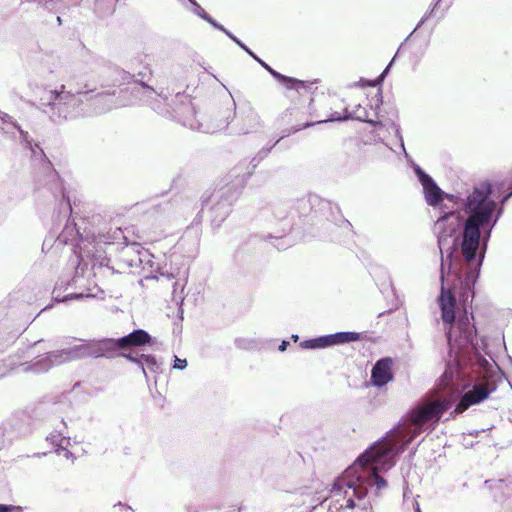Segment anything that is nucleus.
Masks as SVG:
<instances>
[{
  "instance_id": "nucleus-20",
  "label": "nucleus",
  "mask_w": 512,
  "mask_h": 512,
  "mask_svg": "<svg viewBox=\"0 0 512 512\" xmlns=\"http://www.w3.org/2000/svg\"><path fill=\"white\" fill-rule=\"evenodd\" d=\"M56 453L61 458L70 459L72 457L71 452L69 450H67L66 448L57 449Z\"/></svg>"
},
{
  "instance_id": "nucleus-13",
  "label": "nucleus",
  "mask_w": 512,
  "mask_h": 512,
  "mask_svg": "<svg viewBox=\"0 0 512 512\" xmlns=\"http://www.w3.org/2000/svg\"><path fill=\"white\" fill-rule=\"evenodd\" d=\"M221 30L225 31L238 45H240L245 51L249 53L255 60H257L278 82L282 83V80L279 76H284L283 74L273 70L268 64L259 59L252 51H250L245 45H243L236 37L229 34L223 27H220Z\"/></svg>"
},
{
  "instance_id": "nucleus-22",
  "label": "nucleus",
  "mask_w": 512,
  "mask_h": 512,
  "mask_svg": "<svg viewBox=\"0 0 512 512\" xmlns=\"http://www.w3.org/2000/svg\"><path fill=\"white\" fill-rule=\"evenodd\" d=\"M345 507L348 509H353L355 507V502L352 497L347 499Z\"/></svg>"
},
{
  "instance_id": "nucleus-23",
  "label": "nucleus",
  "mask_w": 512,
  "mask_h": 512,
  "mask_svg": "<svg viewBox=\"0 0 512 512\" xmlns=\"http://www.w3.org/2000/svg\"><path fill=\"white\" fill-rule=\"evenodd\" d=\"M288 345L287 341H283L281 345L279 346V350L284 351Z\"/></svg>"
},
{
  "instance_id": "nucleus-2",
  "label": "nucleus",
  "mask_w": 512,
  "mask_h": 512,
  "mask_svg": "<svg viewBox=\"0 0 512 512\" xmlns=\"http://www.w3.org/2000/svg\"><path fill=\"white\" fill-rule=\"evenodd\" d=\"M282 84L286 88L285 97L289 100L291 107L287 109L290 115L294 112L298 114L301 111V121L294 126L295 131L313 126L316 123L325 122L326 120L314 119L311 105L314 101V95L318 89L317 80L302 81L288 76H279Z\"/></svg>"
},
{
  "instance_id": "nucleus-1",
  "label": "nucleus",
  "mask_w": 512,
  "mask_h": 512,
  "mask_svg": "<svg viewBox=\"0 0 512 512\" xmlns=\"http://www.w3.org/2000/svg\"><path fill=\"white\" fill-rule=\"evenodd\" d=\"M491 184L483 181L467 196L464 211L468 214L462 233L461 252L467 262L474 260L480 244L481 228L490 226L496 202L490 199Z\"/></svg>"
},
{
  "instance_id": "nucleus-9",
  "label": "nucleus",
  "mask_w": 512,
  "mask_h": 512,
  "mask_svg": "<svg viewBox=\"0 0 512 512\" xmlns=\"http://www.w3.org/2000/svg\"><path fill=\"white\" fill-rule=\"evenodd\" d=\"M151 339L152 338L148 332L143 329H137L128 335L116 339V343L119 353H125L134 347H141L149 344Z\"/></svg>"
},
{
  "instance_id": "nucleus-14",
  "label": "nucleus",
  "mask_w": 512,
  "mask_h": 512,
  "mask_svg": "<svg viewBox=\"0 0 512 512\" xmlns=\"http://www.w3.org/2000/svg\"><path fill=\"white\" fill-rule=\"evenodd\" d=\"M369 485H375L378 490H381L387 486V481L378 475V468L372 467L371 474L367 478Z\"/></svg>"
},
{
  "instance_id": "nucleus-5",
  "label": "nucleus",
  "mask_w": 512,
  "mask_h": 512,
  "mask_svg": "<svg viewBox=\"0 0 512 512\" xmlns=\"http://www.w3.org/2000/svg\"><path fill=\"white\" fill-rule=\"evenodd\" d=\"M478 366L480 371L478 372L479 376L477 382L473 385L471 390L463 394L456 405L455 413H462L470 406L481 403L496 390V375L489 361L480 357L478 359Z\"/></svg>"
},
{
  "instance_id": "nucleus-17",
  "label": "nucleus",
  "mask_w": 512,
  "mask_h": 512,
  "mask_svg": "<svg viewBox=\"0 0 512 512\" xmlns=\"http://www.w3.org/2000/svg\"><path fill=\"white\" fill-rule=\"evenodd\" d=\"M64 89H65V86H64V85H61V89H60V90H53V91H51V92H50V98H49L50 102H51V103H55V102H56V101H58V100H62V99H64V96H63V94H64ZM68 96H71V95L68 93V94L65 96V98H66V97H68Z\"/></svg>"
},
{
  "instance_id": "nucleus-11",
  "label": "nucleus",
  "mask_w": 512,
  "mask_h": 512,
  "mask_svg": "<svg viewBox=\"0 0 512 512\" xmlns=\"http://www.w3.org/2000/svg\"><path fill=\"white\" fill-rule=\"evenodd\" d=\"M327 347L349 342H355L362 339L361 334L357 332H338L331 335H326Z\"/></svg>"
},
{
  "instance_id": "nucleus-16",
  "label": "nucleus",
  "mask_w": 512,
  "mask_h": 512,
  "mask_svg": "<svg viewBox=\"0 0 512 512\" xmlns=\"http://www.w3.org/2000/svg\"><path fill=\"white\" fill-rule=\"evenodd\" d=\"M325 340H326V337L321 336L319 338L306 340V341L302 342L301 345H302V347L309 348V349L325 348V347H327V343Z\"/></svg>"
},
{
  "instance_id": "nucleus-21",
  "label": "nucleus",
  "mask_w": 512,
  "mask_h": 512,
  "mask_svg": "<svg viewBox=\"0 0 512 512\" xmlns=\"http://www.w3.org/2000/svg\"><path fill=\"white\" fill-rule=\"evenodd\" d=\"M187 366V361L186 359H180V358H177L175 359L174 361V368L175 369H184L185 367Z\"/></svg>"
},
{
  "instance_id": "nucleus-25",
  "label": "nucleus",
  "mask_w": 512,
  "mask_h": 512,
  "mask_svg": "<svg viewBox=\"0 0 512 512\" xmlns=\"http://www.w3.org/2000/svg\"><path fill=\"white\" fill-rule=\"evenodd\" d=\"M441 1H442V0H437L436 4L434 5V7H433V9H432V11H431V12H434V10H436V9H437V7L439 6V4H440V2H441Z\"/></svg>"
},
{
  "instance_id": "nucleus-26",
  "label": "nucleus",
  "mask_w": 512,
  "mask_h": 512,
  "mask_svg": "<svg viewBox=\"0 0 512 512\" xmlns=\"http://www.w3.org/2000/svg\"><path fill=\"white\" fill-rule=\"evenodd\" d=\"M450 214H452V212H450ZM448 215H449V213H446L443 218L444 219L447 218Z\"/></svg>"
},
{
  "instance_id": "nucleus-18",
  "label": "nucleus",
  "mask_w": 512,
  "mask_h": 512,
  "mask_svg": "<svg viewBox=\"0 0 512 512\" xmlns=\"http://www.w3.org/2000/svg\"><path fill=\"white\" fill-rule=\"evenodd\" d=\"M352 116V113L349 112L347 109H345L342 113H335L333 115H331L330 117V120H342V119H347V118H350Z\"/></svg>"
},
{
  "instance_id": "nucleus-4",
  "label": "nucleus",
  "mask_w": 512,
  "mask_h": 512,
  "mask_svg": "<svg viewBox=\"0 0 512 512\" xmlns=\"http://www.w3.org/2000/svg\"><path fill=\"white\" fill-rule=\"evenodd\" d=\"M438 301L441 318L447 329L448 342H451L453 338L460 344L472 342L474 328L470 325L469 320L465 318L455 322L456 298L454 293L450 289L442 288Z\"/></svg>"
},
{
  "instance_id": "nucleus-10",
  "label": "nucleus",
  "mask_w": 512,
  "mask_h": 512,
  "mask_svg": "<svg viewBox=\"0 0 512 512\" xmlns=\"http://www.w3.org/2000/svg\"><path fill=\"white\" fill-rule=\"evenodd\" d=\"M419 181L421 182L425 200L430 206H437L443 200V191L435 184L433 179L421 169H417Z\"/></svg>"
},
{
  "instance_id": "nucleus-27",
  "label": "nucleus",
  "mask_w": 512,
  "mask_h": 512,
  "mask_svg": "<svg viewBox=\"0 0 512 512\" xmlns=\"http://www.w3.org/2000/svg\"><path fill=\"white\" fill-rule=\"evenodd\" d=\"M297 339H298V336H297V335L293 336V340H295V341H296Z\"/></svg>"
},
{
  "instance_id": "nucleus-19",
  "label": "nucleus",
  "mask_w": 512,
  "mask_h": 512,
  "mask_svg": "<svg viewBox=\"0 0 512 512\" xmlns=\"http://www.w3.org/2000/svg\"><path fill=\"white\" fill-rule=\"evenodd\" d=\"M21 510L20 506L0 504V512H20Z\"/></svg>"
},
{
  "instance_id": "nucleus-12",
  "label": "nucleus",
  "mask_w": 512,
  "mask_h": 512,
  "mask_svg": "<svg viewBox=\"0 0 512 512\" xmlns=\"http://www.w3.org/2000/svg\"><path fill=\"white\" fill-rule=\"evenodd\" d=\"M346 489H352L354 496L359 500L363 499L367 494V489L365 487H355L345 479H338L337 481H335L331 491L334 494H340L342 491H344V493H347Z\"/></svg>"
},
{
  "instance_id": "nucleus-15",
  "label": "nucleus",
  "mask_w": 512,
  "mask_h": 512,
  "mask_svg": "<svg viewBox=\"0 0 512 512\" xmlns=\"http://www.w3.org/2000/svg\"><path fill=\"white\" fill-rule=\"evenodd\" d=\"M123 357H125L126 359H128L131 362L140 363V364L145 363L148 366H155L157 363L156 358L153 355L141 354L138 357H136L131 354L125 353V354H123Z\"/></svg>"
},
{
  "instance_id": "nucleus-7",
  "label": "nucleus",
  "mask_w": 512,
  "mask_h": 512,
  "mask_svg": "<svg viewBox=\"0 0 512 512\" xmlns=\"http://www.w3.org/2000/svg\"><path fill=\"white\" fill-rule=\"evenodd\" d=\"M394 443L391 439H384L377 442L371 448L366 450L359 458L358 462L363 465H369L378 462H386V458L393 452Z\"/></svg>"
},
{
  "instance_id": "nucleus-24",
  "label": "nucleus",
  "mask_w": 512,
  "mask_h": 512,
  "mask_svg": "<svg viewBox=\"0 0 512 512\" xmlns=\"http://www.w3.org/2000/svg\"><path fill=\"white\" fill-rule=\"evenodd\" d=\"M65 201H66L67 209L71 213L72 212V207H71V203H70L69 198L65 199Z\"/></svg>"
},
{
  "instance_id": "nucleus-3",
  "label": "nucleus",
  "mask_w": 512,
  "mask_h": 512,
  "mask_svg": "<svg viewBox=\"0 0 512 512\" xmlns=\"http://www.w3.org/2000/svg\"><path fill=\"white\" fill-rule=\"evenodd\" d=\"M450 408V401L443 399L425 400L407 414L408 425L398 432L403 446L411 443L426 429H435L443 414Z\"/></svg>"
},
{
  "instance_id": "nucleus-8",
  "label": "nucleus",
  "mask_w": 512,
  "mask_h": 512,
  "mask_svg": "<svg viewBox=\"0 0 512 512\" xmlns=\"http://www.w3.org/2000/svg\"><path fill=\"white\" fill-rule=\"evenodd\" d=\"M393 360L390 357L379 359L372 368L371 381L373 385L382 387L393 379Z\"/></svg>"
},
{
  "instance_id": "nucleus-6",
  "label": "nucleus",
  "mask_w": 512,
  "mask_h": 512,
  "mask_svg": "<svg viewBox=\"0 0 512 512\" xmlns=\"http://www.w3.org/2000/svg\"><path fill=\"white\" fill-rule=\"evenodd\" d=\"M67 359L77 358H116L119 356L123 357L124 353H119L116 339L104 338L100 340H93L86 342L81 345H77L74 348L63 351Z\"/></svg>"
}]
</instances>
